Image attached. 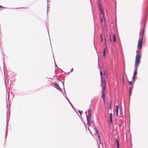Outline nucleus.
Segmentation results:
<instances>
[{"mask_svg": "<svg viewBox=\"0 0 148 148\" xmlns=\"http://www.w3.org/2000/svg\"><path fill=\"white\" fill-rule=\"evenodd\" d=\"M132 81L130 82H129V84L130 85H131L132 84Z\"/></svg>", "mask_w": 148, "mask_h": 148, "instance_id": "22", "label": "nucleus"}, {"mask_svg": "<svg viewBox=\"0 0 148 148\" xmlns=\"http://www.w3.org/2000/svg\"><path fill=\"white\" fill-rule=\"evenodd\" d=\"M85 113H86V114L87 112H85Z\"/></svg>", "mask_w": 148, "mask_h": 148, "instance_id": "33", "label": "nucleus"}, {"mask_svg": "<svg viewBox=\"0 0 148 148\" xmlns=\"http://www.w3.org/2000/svg\"><path fill=\"white\" fill-rule=\"evenodd\" d=\"M6 131H6H6H5V138H6V137H7V134Z\"/></svg>", "mask_w": 148, "mask_h": 148, "instance_id": "24", "label": "nucleus"}, {"mask_svg": "<svg viewBox=\"0 0 148 148\" xmlns=\"http://www.w3.org/2000/svg\"><path fill=\"white\" fill-rule=\"evenodd\" d=\"M144 3L146 5V7L144 11L143 18L141 26V29L139 33V38L138 41L137 48L140 49L143 45V37L145 32V25L146 19L148 15V0H144Z\"/></svg>", "mask_w": 148, "mask_h": 148, "instance_id": "1", "label": "nucleus"}, {"mask_svg": "<svg viewBox=\"0 0 148 148\" xmlns=\"http://www.w3.org/2000/svg\"><path fill=\"white\" fill-rule=\"evenodd\" d=\"M101 85L102 86V89H103V88H104L105 89L106 88V84L105 81H103L102 77L101 78Z\"/></svg>", "mask_w": 148, "mask_h": 148, "instance_id": "6", "label": "nucleus"}, {"mask_svg": "<svg viewBox=\"0 0 148 148\" xmlns=\"http://www.w3.org/2000/svg\"><path fill=\"white\" fill-rule=\"evenodd\" d=\"M100 12L101 14V16H103V19H104V26L106 27V25L105 23V15H104V13L103 11H102L101 7H100ZM101 16H100V17Z\"/></svg>", "mask_w": 148, "mask_h": 148, "instance_id": "4", "label": "nucleus"}, {"mask_svg": "<svg viewBox=\"0 0 148 148\" xmlns=\"http://www.w3.org/2000/svg\"><path fill=\"white\" fill-rule=\"evenodd\" d=\"M136 52H137V53H138V51H137Z\"/></svg>", "mask_w": 148, "mask_h": 148, "instance_id": "32", "label": "nucleus"}, {"mask_svg": "<svg viewBox=\"0 0 148 148\" xmlns=\"http://www.w3.org/2000/svg\"><path fill=\"white\" fill-rule=\"evenodd\" d=\"M66 98L67 99V100H68V101L69 102V103L72 106V107H73V106L72 105L71 103V102H70V100H69V99L67 97H66Z\"/></svg>", "mask_w": 148, "mask_h": 148, "instance_id": "15", "label": "nucleus"}, {"mask_svg": "<svg viewBox=\"0 0 148 148\" xmlns=\"http://www.w3.org/2000/svg\"><path fill=\"white\" fill-rule=\"evenodd\" d=\"M100 75L101 76V77H102V76L103 75V73H102V72L101 71H100Z\"/></svg>", "mask_w": 148, "mask_h": 148, "instance_id": "20", "label": "nucleus"}, {"mask_svg": "<svg viewBox=\"0 0 148 148\" xmlns=\"http://www.w3.org/2000/svg\"><path fill=\"white\" fill-rule=\"evenodd\" d=\"M88 130H89V128H88Z\"/></svg>", "mask_w": 148, "mask_h": 148, "instance_id": "36", "label": "nucleus"}, {"mask_svg": "<svg viewBox=\"0 0 148 148\" xmlns=\"http://www.w3.org/2000/svg\"><path fill=\"white\" fill-rule=\"evenodd\" d=\"M116 143L117 148H119V143L118 140L117 139H116Z\"/></svg>", "mask_w": 148, "mask_h": 148, "instance_id": "13", "label": "nucleus"}, {"mask_svg": "<svg viewBox=\"0 0 148 148\" xmlns=\"http://www.w3.org/2000/svg\"><path fill=\"white\" fill-rule=\"evenodd\" d=\"M135 76H133V77L132 78V79L133 80H134V78H135Z\"/></svg>", "mask_w": 148, "mask_h": 148, "instance_id": "26", "label": "nucleus"}, {"mask_svg": "<svg viewBox=\"0 0 148 148\" xmlns=\"http://www.w3.org/2000/svg\"><path fill=\"white\" fill-rule=\"evenodd\" d=\"M47 0V13H48V5H49V4H48V1H49V0Z\"/></svg>", "mask_w": 148, "mask_h": 148, "instance_id": "17", "label": "nucleus"}, {"mask_svg": "<svg viewBox=\"0 0 148 148\" xmlns=\"http://www.w3.org/2000/svg\"><path fill=\"white\" fill-rule=\"evenodd\" d=\"M102 97L104 103L105 102V88H103V89L102 90Z\"/></svg>", "mask_w": 148, "mask_h": 148, "instance_id": "5", "label": "nucleus"}, {"mask_svg": "<svg viewBox=\"0 0 148 148\" xmlns=\"http://www.w3.org/2000/svg\"><path fill=\"white\" fill-rule=\"evenodd\" d=\"M132 87H130L129 89V96L130 97L131 95V94L132 92Z\"/></svg>", "mask_w": 148, "mask_h": 148, "instance_id": "12", "label": "nucleus"}, {"mask_svg": "<svg viewBox=\"0 0 148 148\" xmlns=\"http://www.w3.org/2000/svg\"><path fill=\"white\" fill-rule=\"evenodd\" d=\"M55 66L56 67H57V65L55 62Z\"/></svg>", "mask_w": 148, "mask_h": 148, "instance_id": "29", "label": "nucleus"}, {"mask_svg": "<svg viewBox=\"0 0 148 148\" xmlns=\"http://www.w3.org/2000/svg\"><path fill=\"white\" fill-rule=\"evenodd\" d=\"M78 112L80 114V115H81V114H82V111H81L79 110H78Z\"/></svg>", "mask_w": 148, "mask_h": 148, "instance_id": "18", "label": "nucleus"}, {"mask_svg": "<svg viewBox=\"0 0 148 148\" xmlns=\"http://www.w3.org/2000/svg\"><path fill=\"white\" fill-rule=\"evenodd\" d=\"M61 82L62 83V84H63V88H64V81L63 82L62 81H61Z\"/></svg>", "mask_w": 148, "mask_h": 148, "instance_id": "21", "label": "nucleus"}, {"mask_svg": "<svg viewBox=\"0 0 148 148\" xmlns=\"http://www.w3.org/2000/svg\"><path fill=\"white\" fill-rule=\"evenodd\" d=\"M138 66H134V70L133 76H136V75L137 74V70L138 68Z\"/></svg>", "mask_w": 148, "mask_h": 148, "instance_id": "8", "label": "nucleus"}, {"mask_svg": "<svg viewBox=\"0 0 148 148\" xmlns=\"http://www.w3.org/2000/svg\"><path fill=\"white\" fill-rule=\"evenodd\" d=\"M141 56L140 54L138 53L136 54L134 66H138L140 62V59Z\"/></svg>", "mask_w": 148, "mask_h": 148, "instance_id": "3", "label": "nucleus"}, {"mask_svg": "<svg viewBox=\"0 0 148 148\" xmlns=\"http://www.w3.org/2000/svg\"><path fill=\"white\" fill-rule=\"evenodd\" d=\"M109 37H110V42H111V41H112V40H111V35L110 34H109Z\"/></svg>", "mask_w": 148, "mask_h": 148, "instance_id": "23", "label": "nucleus"}, {"mask_svg": "<svg viewBox=\"0 0 148 148\" xmlns=\"http://www.w3.org/2000/svg\"><path fill=\"white\" fill-rule=\"evenodd\" d=\"M55 86L56 87V88L58 90L62 91V89L60 87L58 84L56 82L53 83Z\"/></svg>", "mask_w": 148, "mask_h": 148, "instance_id": "7", "label": "nucleus"}, {"mask_svg": "<svg viewBox=\"0 0 148 148\" xmlns=\"http://www.w3.org/2000/svg\"><path fill=\"white\" fill-rule=\"evenodd\" d=\"M100 37H101V41H102L103 40V39L102 37V35L101 34L100 35Z\"/></svg>", "mask_w": 148, "mask_h": 148, "instance_id": "19", "label": "nucleus"}, {"mask_svg": "<svg viewBox=\"0 0 148 148\" xmlns=\"http://www.w3.org/2000/svg\"><path fill=\"white\" fill-rule=\"evenodd\" d=\"M98 62L99 61V55H98Z\"/></svg>", "mask_w": 148, "mask_h": 148, "instance_id": "31", "label": "nucleus"}, {"mask_svg": "<svg viewBox=\"0 0 148 148\" xmlns=\"http://www.w3.org/2000/svg\"><path fill=\"white\" fill-rule=\"evenodd\" d=\"M88 114L87 116V123L88 124L89 126L92 125V127L93 128L95 132V134H97L98 140L99 141V143L102 145V143H101V137L100 136L98 131L96 127H95L93 121H92L91 119V111L90 109H88Z\"/></svg>", "mask_w": 148, "mask_h": 148, "instance_id": "2", "label": "nucleus"}, {"mask_svg": "<svg viewBox=\"0 0 148 148\" xmlns=\"http://www.w3.org/2000/svg\"><path fill=\"white\" fill-rule=\"evenodd\" d=\"M0 8H5V7H3L2 6L0 5Z\"/></svg>", "mask_w": 148, "mask_h": 148, "instance_id": "27", "label": "nucleus"}, {"mask_svg": "<svg viewBox=\"0 0 148 148\" xmlns=\"http://www.w3.org/2000/svg\"><path fill=\"white\" fill-rule=\"evenodd\" d=\"M103 19L101 18V26L102 27H103Z\"/></svg>", "mask_w": 148, "mask_h": 148, "instance_id": "16", "label": "nucleus"}, {"mask_svg": "<svg viewBox=\"0 0 148 148\" xmlns=\"http://www.w3.org/2000/svg\"><path fill=\"white\" fill-rule=\"evenodd\" d=\"M122 125V123H120L119 124V127H121V126Z\"/></svg>", "mask_w": 148, "mask_h": 148, "instance_id": "25", "label": "nucleus"}, {"mask_svg": "<svg viewBox=\"0 0 148 148\" xmlns=\"http://www.w3.org/2000/svg\"><path fill=\"white\" fill-rule=\"evenodd\" d=\"M90 133L91 134V132L90 131Z\"/></svg>", "mask_w": 148, "mask_h": 148, "instance_id": "34", "label": "nucleus"}, {"mask_svg": "<svg viewBox=\"0 0 148 148\" xmlns=\"http://www.w3.org/2000/svg\"><path fill=\"white\" fill-rule=\"evenodd\" d=\"M118 112H119V106H117L116 107V116H118Z\"/></svg>", "mask_w": 148, "mask_h": 148, "instance_id": "11", "label": "nucleus"}, {"mask_svg": "<svg viewBox=\"0 0 148 148\" xmlns=\"http://www.w3.org/2000/svg\"><path fill=\"white\" fill-rule=\"evenodd\" d=\"M110 122L112 123V113L110 114Z\"/></svg>", "mask_w": 148, "mask_h": 148, "instance_id": "10", "label": "nucleus"}, {"mask_svg": "<svg viewBox=\"0 0 148 148\" xmlns=\"http://www.w3.org/2000/svg\"><path fill=\"white\" fill-rule=\"evenodd\" d=\"M73 70V68H72L71 69V72H72Z\"/></svg>", "mask_w": 148, "mask_h": 148, "instance_id": "30", "label": "nucleus"}, {"mask_svg": "<svg viewBox=\"0 0 148 148\" xmlns=\"http://www.w3.org/2000/svg\"><path fill=\"white\" fill-rule=\"evenodd\" d=\"M99 6H100V7H101V3H99Z\"/></svg>", "mask_w": 148, "mask_h": 148, "instance_id": "28", "label": "nucleus"}, {"mask_svg": "<svg viewBox=\"0 0 148 148\" xmlns=\"http://www.w3.org/2000/svg\"><path fill=\"white\" fill-rule=\"evenodd\" d=\"M113 40L114 42H116V35L115 34H114L113 35Z\"/></svg>", "mask_w": 148, "mask_h": 148, "instance_id": "14", "label": "nucleus"}, {"mask_svg": "<svg viewBox=\"0 0 148 148\" xmlns=\"http://www.w3.org/2000/svg\"><path fill=\"white\" fill-rule=\"evenodd\" d=\"M105 43L106 45V48H105L103 49V56L105 57L106 56V49H107V46H106V39L105 38Z\"/></svg>", "mask_w": 148, "mask_h": 148, "instance_id": "9", "label": "nucleus"}, {"mask_svg": "<svg viewBox=\"0 0 148 148\" xmlns=\"http://www.w3.org/2000/svg\"><path fill=\"white\" fill-rule=\"evenodd\" d=\"M48 33H49V31H48Z\"/></svg>", "mask_w": 148, "mask_h": 148, "instance_id": "35", "label": "nucleus"}]
</instances>
